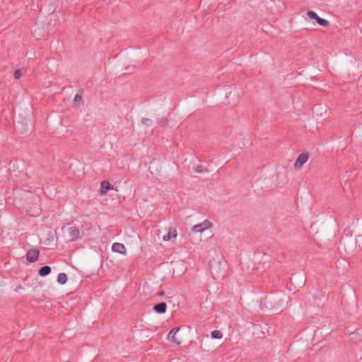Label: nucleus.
I'll list each match as a JSON object with an SVG mask.
<instances>
[{"instance_id": "20e7f679", "label": "nucleus", "mask_w": 362, "mask_h": 362, "mask_svg": "<svg viewBox=\"0 0 362 362\" xmlns=\"http://www.w3.org/2000/svg\"><path fill=\"white\" fill-rule=\"evenodd\" d=\"M177 236V233L175 228H170L168 229L167 233L162 238L163 240L175 242Z\"/></svg>"}, {"instance_id": "f257e3e1", "label": "nucleus", "mask_w": 362, "mask_h": 362, "mask_svg": "<svg viewBox=\"0 0 362 362\" xmlns=\"http://www.w3.org/2000/svg\"><path fill=\"white\" fill-rule=\"evenodd\" d=\"M211 228V222L208 220H204L202 223L194 225L191 230L193 233H202Z\"/></svg>"}, {"instance_id": "6e6552de", "label": "nucleus", "mask_w": 362, "mask_h": 362, "mask_svg": "<svg viewBox=\"0 0 362 362\" xmlns=\"http://www.w3.org/2000/svg\"><path fill=\"white\" fill-rule=\"evenodd\" d=\"M112 250L113 252H118V253L122 254V255H126L127 254L126 247L122 243H113V245L112 246Z\"/></svg>"}, {"instance_id": "dca6fc26", "label": "nucleus", "mask_w": 362, "mask_h": 362, "mask_svg": "<svg viewBox=\"0 0 362 362\" xmlns=\"http://www.w3.org/2000/svg\"><path fill=\"white\" fill-rule=\"evenodd\" d=\"M82 100V98L80 95H76L74 98V102L76 103H78L81 101Z\"/></svg>"}, {"instance_id": "1a4fd4ad", "label": "nucleus", "mask_w": 362, "mask_h": 362, "mask_svg": "<svg viewBox=\"0 0 362 362\" xmlns=\"http://www.w3.org/2000/svg\"><path fill=\"white\" fill-rule=\"evenodd\" d=\"M167 305L165 303H160L153 307L155 312L158 313H164L166 311Z\"/></svg>"}, {"instance_id": "4468645a", "label": "nucleus", "mask_w": 362, "mask_h": 362, "mask_svg": "<svg viewBox=\"0 0 362 362\" xmlns=\"http://www.w3.org/2000/svg\"><path fill=\"white\" fill-rule=\"evenodd\" d=\"M307 15L310 18L315 20L317 19L318 17L317 14L313 11H308Z\"/></svg>"}, {"instance_id": "39448f33", "label": "nucleus", "mask_w": 362, "mask_h": 362, "mask_svg": "<svg viewBox=\"0 0 362 362\" xmlns=\"http://www.w3.org/2000/svg\"><path fill=\"white\" fill-rule=\"evenodd\" d=\"M68 235L71 240H76L80 237V230L76 226H70L67 229Z\"/></svg>"}, {"instance_id": "9b49d317", "label": "nucleus", "mask_w": 362, "mask_h": 362, "mask_svg": "<svg viewBox=\"0 0 362 362\" xmlns=\"http://www.w3.org/2000/svg\"><path fill=\"white\" fill-rule=\"evenodd\" d=\"M67 281V276L64 273H60L57 276V281L60 284H64Z\"/></svg>"}, {"instance_id": "9d476101", "label": "nucleus", "mask_w": 362, "mask_h": 362, "mask_svg": "<svg viewBox=\"0 0 362 362\" xmlns=\"http://www.w3.org/2000/svg\"><path fill=\"white\" fill-rule=\"evenodd\" d=\"M51 272V268L49 266H44L39 270V275L41 276H45Z\"/></svg>"}, {"instance_id": "f8f14e48", "label": "nucleus", "mask_w": 362, "mask_h": 362, "mask_svg": "<svg viewBox=\"0 0 362 362\" xmlns=\"http://www.w3.org/2000/svg\"><path fill=\"white\" fill-rule=\"evenodd\" d=\"M317 23L323 27H327L329 25V23L327 20L322 18L320 17H317V19H316Z\"/></svg>"}, {"instance_id": "f03ea898", "label": "nucleus", "mask_w": 362, "mask_h": 362, "mask_svg": "<svg viewBox=\"0 0 362 362\" xmlns=\"http://www.w3.org/2000/svg\"><path fill=\"white\" fill-rule=\"evenodd\" d=\"M308 153L303 152L300 153L295 160L293 163V168L297 170H300L303 165L308 161Z\"/></svg>"}, {"instance_id": "7ed1b4c3", "label": "nucleus", "mask_w": 362, "mask_h": 362, "mask_svg": "<svg viewBox=\"0 0 362 362\" xmlns=\"http://www.w3.org/2000/svg\"><path fill=\"white\" fill-rule=\"evenodd\" d=\"M180 331V328L172 329L167 335V339L176 345L181 344V339L176 337L177 333Z\"/></svg>"}, {"instance_id": "2eb2a0df", "label": "nucleus", "mask_w": 362, "mask_h": 362, "mask_svg": "<svg viewBox=\"0 0 362 362\" xmlns=\"http://www.w3.org/2000/svg\"><path fill=\"white\" fill-rule=\"evenodd\" d=\"M23 75V71L21 69H17L14 72V78L19 79Z\"/></svg>"}, {"instance_id": "0eeeda50", "label": "nucleus", "mask_w": 362, "mask_h": 362, "mask_svg": "<svg viewBox=\"0 0 362 362\" xmlns=\"http://www.w3.org/2000/svg\"><path fill=\"white\" fill-rule=\"evenodd\" d=\"M114 189V186L107 181H103L100 183V192L102 195H105L109 190Z\"/></svg>"}, {"instance_id": "423d86ee", "label": "nucleus", "mask_w": 362, "mask_h": 362, "mask_svg": "<svg viewBox=\"0 0 362 362\" xmlns=\"http://www.w3.org/2000/svg\"><path fill=\"white\" fill-rule=\"evenodd\" d=\"M39 256V251L37 249H31L28 250L26 257L29 262H35Z\"/></svg>"}, {"instance_id": "ddd939ff", "label": "nucleus", "mask_w": 362, "mask_h": 362, "mask_svg": "<svg viewBox=\"0 0 362 362\" xmlns=\"http://www.w3.org/2000/svg\"><path fill=\"white\" fill-rule=\"evenodd\" d=\"M211 337L213 339H220L223 337V334L219 330H214V331L211 332Z\"/></svg>"}]
</instances>
